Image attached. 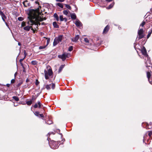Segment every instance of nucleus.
Returning <instances> with one entry per match:
<instances>
[{
	"label": "nucleus",
	"mask_w": 152,
	"mask_h": 152,
	"mask_svg": "<svg viewBox=\"0 0 152 152\" xmlns=\"http://www.w3.org/2000/svg\"><path fill=\"white\" fill-rule=\"evenodd\" d=\"M150 32H151V33H152V28L151 29V31Z\"/></svg>",
	"instance_id": "nucleus-63"
},
{
	"label": "nucleus",
	"mask_w": 152,
	"mask_h": 152,
	"mask_svg": "<svg viewBox=\"0 0 152 152\" xmlns=\"http://www.w3.org/2000/svg\"><path fill=\"white\" fill-rule=\"evenodd\" d=\"M4 13L1 11L0 12V15L1 16L2 15H4Z\"/></svg>",
	"instance_id": "nucleus-53"
},
{
	"label": "nucleus",
	"mask_w": 152,
	"mask_h": 152,
	"mask_svg": "<svg viewBox=\"0 0 152 152\" xmlns=\"http://www.w3.org/2000/svg\"><path fill=\"white\" fill-rule=\"evenodd\" d=\"M38 107V105L37 104H35L34 106V108H36Z\"/></svg>",
	"instance_id": "nucleus-51"
},
{
	"label": "nucleus",
	"mask_w": 152,
	"mask_h": 152,
	"mask_svg": "<svg viewBox=\"0 0 152 152\" xmlns=\"http://www.w3.org/2000/svg\"><path fill=\"white\" fill-rule=\"evenodd\" d=\"M70 17L72 19H76V15L75 13H70Z\"/></svg>",
	"instance_id": "nucleus-11"
},
{
	"label": "nucleus",
	"mask_w": 152,
	"mask_h": 152,
	"mask_svg": "<svg viewBox=\"0 0 152 152\" xmlns=\"http://www.w3.org/2000/svg\"><path fill=\"white\" fill-rule=\"evenodd\" d=\"M29 81V80L28 79H27L26 80V83L28 82Z\"/></svg>",
	"instance_id": "nucleus-55"
},
{
	"label": "nucleus",
	"mask_w": 152,
	"mask_h": 152,
	"mask_svg": "<svg viewBox=\"0 0 152 152\" xmlns=\"http://www.w3.org/2000/svg\"><path fill=\"white\" fill-rule=\"evenodd\" d=\"M148 135L151 136L152 135V131H150L148 133Z\"/></svg>",
	"instance_id": "nucleus-46"
},
{
	"label": "nucleus",
	"mask_w": 152,
	"mask_h": 152,
	"mask_svg": "<svg viewBox=\"0 0 152 152\" xmlns=\"http://www.w3.org/2000/svg\"><path fill=\"white\" fill-rule=\"evenodd\" d=\"M34 114L35 115L38 116L39 115V112H35L34 113Z\"/></svg>",
	"instance_id": "nucleus-36"
},
{
	"label": "nucleus",
	"mask_w": 152,
	"mask_h": 152,
	"mask_svg": "<svg viewBox=\"0 0 152 152\" xmlns=\"http://www.w3.org/2000/svg\"><path fill=\"white\" fill-rule=\"evenodd\" d=\"M39 83V82L37 80H36L35 84L36 86H37Z\"/></svg>",
	"instance_id": "nucleus-40"
},
{
	"label": "nucleus",
	"mask_w": 152,
	"mask_h": 152,
	"mask_svg": "<svg viewBox=\"0 0 152 152\" xmlns=\"http://www.w3.org/2000/svg\"><path fill=\"white\" fill-rule=\"evenodd\" d=\"M26 25V23L24 21H23L22 23L21 24V27H23L25 26Z\"/></svg>",
	"instance_id": "nucleus-33"
},
{
	"label": "nucleus",
	"mask_w": 152,
	"mask_h": 152,
	"mask_svg": "<svg viewBox=\"0 0 152 152\" xmlns=\"http://www.w3.org/2000/svg\"><path fill=\"white\" fill-rule=\"evenodd\" d=\"M15 82V79H12L11 80V82L12 83H13Z\"/></svg>",
	"instance_id": "nucleus-49"
},
{
	"label": "nucleus",
	"mask_w": 152,
	"mask_h": 152,
	"mask_svg": "<svg viewBox=\"0 0 152 152\" xmlns=\"http://www.w3.org/2000/svg\"><path fill=\"white\" fill-rule=\"evenodd\" d=\"M23 83V82L21 81L19 83H18V84L17 85V86L18 87H19Z\"/></svg>",
	"instance_id": "nucleus-43"
},
{
	"label": "nucleus",
	"mask_w": 152,
	"mask_h": 152,
	"mask_svg": "<svg viewBox=\"0 0 152 152\" xmlns=\"http://www.w3.org/2000/svg\"><path fill=\"white\" fill-rule=\"evenodd\" d=\"M149 125H150L151 126V127L152 125V122H150L149 124Z\"/></svg>",
	"instance_id": "nucleus-58"
},
{
	"label": "nucleus",
	"mask_w": 152,
	"mask_h": 152,
	"mask_svg": "<svg viewBox=\"0 0 152 152\" xmlns=\"http://www.w3.org/2000/svg\"><path fill=\"white\" fill-rule=\"evenodd\" d=\"M58 132H60V130H59V129H58Z\"/></svg>",
	"instance_id": "nucleus-64"
},
{
	"label": "nucleus",
	"mask_w": 152,
	"mask_h": 152,
	"mask_svg": "<svg viewBox=\"0 0 152 152\" xmlns=\"http://www.w3.org/2000/svg\"><path fill=\"white\" fill-rule=\"evenodd\" d=\"M58 57L59 58H61L63 61H64L65 59H66L65 55L64 54V53L62 55H58Z\"/></svg>",
	"instance_id": "nucleus-12"
},
{
	"label": "nucleus",
	"mask_w": 152,
	"mask_h": 152,
	"mask_svg": "<svg viewBox=\"0 0 152 152\" xmlns=\"http://www.w3.org/2000/svg\"><path fill=\"white\" fill-rule=\"evenodd\" d=\"M12 98L16 101H19V98L17 96H14Z\"/></svg>",
	"instance_id": "nucleus-24"
},
{
	"label": "nucleus",
	"mask_w": 152,
	"mask_h": 152,
	"mask_svg": "<svg viewBox=\"0 0 152 152\" xmlns=\"http://www.w3.org/2000/svg\"><path fill=\"white\" fill-rule=\"evenodd\" d=\"M114 4V3H113L111 4L109 6L107 7V9H109L113 7Z\"/></svg>",
	"instance_id": "nucleus-21"
},
{
	"label": "nucleus",
	"mask_w": 152,
	"mask_h": 152,
	"mask_svg": "<svg viewBox=\"0 0 152 152\" xmlns=\"http://www.w3.org/2000/svg\"><path fill=\"white\" fill-rule=\"evenodd\" d=\"M35 3L37 4H38V5L39 4V3L38 1H35Z\"/></svg>",
	"instance_id": "nucleus-54"
},
{
	"label": "nucleus",
	"mask_w": 152,
	"mask_h": 152,
	"mask_svg": "<svg viewBox=\"0 0 152 152\" xmlns=\"http://www.w3.org/2000/svg\"><path fill=\"white\" fill-rule=\"evenodd\" d=\"M110 26L108 25H107L104 28L103 32V34H106L108 32Z\"/></svg>",
	"instance_id": "nucleus-8"
},
{
	"label": "nucleus",
	"mask_w": 152,
	"mask_h": 152,
	"mask_svg": "<svg viewBox=\"0 0 152 152\" xmlns=\"http://www.w3.org/2000/svg\"><path fill=\"white\" fill-rule=\"evenodd\" d=\"M39 116L41 117H44V116L42 114H39Z\"/></svg>",
	"instance_id": "nucleus-52"
},
{
	"label": "nucleus",
	"mask_w": 152,
	"mask_h": 152,
	"mask_svg": "<svg viewBox=\"0 0 152 152\" xmlns=\"http://www.w3.org/2000/svg\"><path fill=\"white\" fill-rule=\"evenodd\" d=\"M1 16L3 20V21H4L6 23L5 21V20L4 19V18H6V17L5 16V15L4 14V15H2Z\"/></svg>",
	"instance_id": "nucleus-27"
},
{
	"label": "nucleus",
	"mask_w": 152,
	"mask_h": 152,
	"mask_svg": "<svg viewBox=\"0 0 152 152\" xmlns=\"http://www.w3.org/2000/svg\"><path fill=\"white\" fill-rule=\"evenodd\" d=\"M49 143L50 147L53 149L57 148L58 147L59 145L58 142H56L53 140H51L50 142H49Z\"/></svg>",
	"instance_id": "nucleus-3"
},
{
	"label": "nucleus",
	"mask_w": 152,
	"mask_h": 152,
	"mask_svg": "<svg viewBox=\"0 0 152 152\" xmlns=\"http://www.w3.org/2000/svg\"><path fill=\"white\" fill-rule=\"evenodd\" d=\"M39 8L41 6H39L37 9L34 10L33 9H28L26 10V12L28 16L29 21L28 23L29 26H27L23 28V29L25 31H29L31 29L32 26L35 25V27L34 28L35 29L38 28V25H40V21H42L46 20L45 17L43 18L42 11L39 10Z\"/></svg>",
	"instance_id": "nucleus-1"
},
{
	"label": "nucleus",
	"mask_w": 152,
	"mask_h": 152,
	"mask_svg": "<svg viewBox=\"0 0 152 152\" xmlns=\"http://www.w3.org/2000/svg\"><path fill=\"white\" fill-rule=\"evenodd\" d=\"M65 0H56V1L57 2H63Z\"/></svg>",
	"instance_id": "nucleus-47"
},
{
	"label": "nucleus",
	"mask_w": 152,
	"mask_h": 152,
	"mask_svg": "<svg viewBox=\"0 0 152 152\" xmlns=\"http://www.w3.org/2000/svg\"><path fill=\"white\" fill-rule=\"evenodd\" d=\"M59 42L56 38L54 39L53 43V46H55L58 44Z\"/></svg>",
	"instance_id": "nucleus-13"
},
{
	"label": "nucleus",
	"mask_w": 152,
	"mask_h": 152,
	"mask_svg": "<svg viewBox=\"0 0 152 152\" xmlns=\"http://www.w3.org/2000/svg\"><path fill=\"white\" fill-rule=\"evenodd\" d=\"M53 25L54 26V27L56 28H59V26L57 24V23L56 22L54 21L53 22Z\"/></svg>",
	"instance_id": "nucleus-16"
},
{
	"label": "nucleus",
	"mask_w": 152,
	"mask_h": 152,
	"mask_svg": "<svg viewBox=\"0 0 152 152\" xmlns=\"http://www.w3.org/2000/svg\"><path fill=\"white\" fill-rule=\"evenodd\" d=\"M34 27H33L32 26V27H31V29L33 31V32L34 33L35 32V30H34V29H35L34 28Z\"/></svg>",
	"instance_id": "nucleus-41"
},
{
	"label": "nucleus",
	"mask_w": 152,
	"mask_h": 152,
	"mask_svg": "<svg viewBox=\"0 0 152 152\" xmlns=\"http://www.w3.org/2000/svg\"><path fill=\"white\" fill-rule=\"evenodd\" d=\"M147 76L148 80H149L151 77V74L149 72H147Z\"/></svg>",
	"instance_id": "nucleus-22"
},
{
	"label": "nucleus",
	"mask_w": 152,
	"mask_h": 152,
	"mask_svg": "<svg viewBox=\"0 0 152 152\" xmlns=\"http://www.w3.org/2000/svg\"><path fill=\"white\" fill-rule=\"evenodd\" d=\"M10 84H7V87H9L10 86Z\"/></svg>",
	"instance_id": "nucleus-59"
},
{
	"label": "nucleus",
	"mask_w": 152,
	"mask_h": 152,
	"mask_svg": "<svg viewBox=\"0 0 152 152\" xmlns=\"http://www.w3.org/2000/svg\"><path fill=\"white\" fill-rule=\"evenodd\" d=\"M49 82H52V81L51 79H49Z\"/></svg>",
	"instance_id": "nucleus-60"
},
{
	"label": "nucleus",
	"mask_w": 152,
	"mask_h": 152,
	"mask_svg": "<svg viewBox=\"0 0 152 152\" xmlns=\"http://www.w3.org/2000/svg\"><path fill=\"white\" fill-rule=\"evenodd\" d=\"M53 17L56 19V20L57 21L59 20V17L56 13H55L54 14Z\"/></svg>",
	"instance_id": "nucleus-17"
},
{
	"label": "nucleus",
	"mask_w": 152,
	"mask_h": 152,
	"mask_svg": "<svg viewBox=\"0 0 152 152\" xmlns=\"http://www.w3.org/2000/svg\"><path fill=\"white\" fill-rule=\"evenodd\" d=\"M32 103V102L31 100H30L26 102V104L28 105H31Z\"/></svg>",
	"instance_id": "nucleus-26"
},
{
	"label": "nucleus",
	"mask_w": 152,
	"mask_h": 152,
	"mask_svg": "<svg viewBox=\"0 0 152 152\" xmlns=\"http://www.w3.org/2000/svg\"><path fill=\"white\" fill-rule=\"evenodd\" d=\"M57 5L61 8H63L64 7L62 3H58L57 4Z\"/></svg>",
	"instance_id": "nucleus-19"
},
{
	"label": "nucleus",
	"mask_w": 152,
	"mask_h": 152,
	"mask_svg": "<svg viewBox=\"0 0 152 152\" xmlns=\"http://www.w3.org/2000/svg\"><path fill=\"white\" fill-rule=\"evenodd\" d=\"M64 66V65H62L60 67L58 71V73H60L61 71Z\"/></svg>",
	"instance_id": "nucleus-18"
},
{
	"label": "nucleus",
	"mask_w": 152,
	"mask_h": 152,
	"mask_svg": "<svg viewBox=\"0 0 152 152\" xmlns=\"http://www.w3.org/2000/svg\"><path fill=\"white\" fill-rule=\"evenodd\" d=\"M31 63L33 65H35L37 64V62L36 61H32Z\"/></svg>",
	"instance_id": "nucleus-31"
},
{
	"label": "nucleus",
	"mask_w": 152,
	"mask_h": 152,
	"mask_svg": "<svg viewBox=\"0 0 152 152\" xmlns=\"http://www.w3.org/2000/svg\"><path fill=\"white\" fill-rule=\"evenodd\" d=\"M141 52L142 54L144 55L145 57L148 56L147 53V51L145 48L143 46L141 48Z\"/></svg>",
	"instance_id": "nucleus-7"
},
{
	"label": "nucleus",
	"mask_w": 152,
	"mask_h": 152,
	"mask_svg": "<svg viewBox=\"0 0 152 152\" xmlns=\"http://www.w3.org/2000/svg\"><path fill=\"white\" fill-rule=\"evenodd\" d=\"M143 31V30L142 28H140L138 30V38L139 39L142 38L144 37Z\"/></svg>",
	"instance_id": "nucleus-4"
},
{
	"label": "nucleus",
	"mask_w": 152,
	"mask_h": 152,
	"mask_svg": "<svg viewBox=\"0 0 152 152\" xmlns=\"http://www.w3.org/2000/svg\"><path fill=\"white\" fill-rule=\"evenodd\" d=\"M73 47L72 46L69 47L68 48V50L69 51H71L73 50Z\"/></svg>",
	"instance_id": "nucleus-32"
},
{
	"label": "nucleus",
	"mask_w": 152,
	"mask_h": 152,
	"mask_svg": "<svg viewBox=\"0 0 152 152\" xmlns=\"http://www.w3.org/2000/svg\"><path fill=\"white\" fill-rule=\"evenodd\" d=\"M84 41L87 44H88L89 43V41L88 39L87 38H84Z\"/></svg>",
	"instance_id": "nucleus-29"
},
{
	"label": "nucleus",
	"mask_w": 152,
	"mask_h": 152,
	"mask_svg": "<svg viewBox=\"0 0 152 152\" xmlns=\"http://www.w3.org/2000/svg\"><path fill=\"white\" fill-rule=\"evenodd\" d=\"M145 24V21H143L142 23L140 24V26H141L142 27H143V26Z\"/></svg>",
	"instance_id": "nucleus-39"
},
{
	"label": "nucleus",
	"mask_w": 152,
	"mask_h": 152,
	"mask_svg": "<svg viewBox=\"0 0 152 152\" xmlns=\"http://www.w3.org/2000/svg\"><path fill=\"white\" fill-rule=\"evenodd\" d=\"M79 36L78 35H76L74 38H72L71 39L72 41L73 42H76L79 39Z\"/></svg>",
	"instance_id": "nucleus-9"
},
{
	"label": "nucleus",
	"mask_w": 152,
	"mask_h": 152,
	"mask_svg": "<svg viewBox=\"0 0 152 152\" xmlns=\"http://www.w3.org/2000/svg\"><path fill=\"white\" fill-rule=\"evenodd\" d=\"M64 53V54L65 55L66 58H68L69 57L68 56L69 55V53Z\"/></svg>",
	"instance_id": "nucleus-42"
},
{
	"label": "nucleus",
	"mask_w": 152,
	"mask_h": 152,
	"mask_svg": "<svg viewBox=\"0 0 152 152\" xmlns=\"http://www.w3.org/2000/svg\"><path fill=\"white\" fill-rule=\"evenodd\" d=\"M145 60L146 59L147 60V61L145 62V64L146 67H150V65H151V61L150 60V58L148 57V56L145 57Z\"/></svg>",
	"instance_id": "nucleus-5"
},
{
	"label": "nucleus",
	"mask_w": 152,
	"mask_h": 152,
	"mask_svg": "<svg viewBox=\"0 0 152 152\" xmlns=\"http://www.w3.org/2000/svg\"><path fill=\"white\" fill-rule=\"evenodd\" d=\"M51 84H52V88L53 89H54L55 87V85L54 83H52Z\"/></svg>",
	"instance_id": "nucleus-35"
},
{
	"label": "nucleus",
	"mask_w": 152,
	"mask_h": 152,
	"mask_svg": "<svg viewBox=\"0 0 152 152\" xmlns=\"http://www.w3.org/2000/svg\"><path fill=\"white\" fill-rule=\"evenodd\" d=\"M24 58H25V57L27 55V54H26V51L25 50H24Z\"/></svg>",
	"instance_id": "nucleus-48"
},
{
	"label": "nucleus",
	"mask_w": 152,
	"mask_h": 152,
	"mask_svg": "<svg viewBox=\"0 0 152 152\" xmlns=\"http://www.w3.org/2000/svg\"><path fill=\"white\" fill-rule=\"evenodd\" d=\"M25 58H24V57L23 58H22V59H20L19 60V61H20V64H21V65L24 68V66H23V63H22V61L24 60V59Z\"/></svg>",
	"instance_id": "nucleus-23"
},
{
	"label": "nucleus",
	"mask_w": 152,
	"mask_h": 152,
	"mask_svg": "<svg viewBox=\"0 0 152 152\" xmlns=\"http://www.w3.org/2000/svg\"><path fill=\"white\" fill-rule=\"evenodd\" d=\"M51 84L50 85H46V86L45 88L47 90H49L50 89V86L51 85Z\"/></svg>",
	"instance_id": "nucleus-28"
},
{
	"label": "nucleus",
	"mask_w": 152,
	"mask_h": 152,
	"mask_svg": "<svg viewBox=\"0 0 152 152\" xmlns=\"http://www.w3.org/2000/svg\"><path fill=\"white\" fill-rule=\"evenodd\" d=\"M64 15L68 16H69V13H70V11L68 10H64L63 12Z\"/></svg>",
	"instance_id": "nucleus-10"
},
{
	"label": "nucleus",
	"mask_w": 152,
	"mask_h": 152,
	"mask_svg": "<svg viewBox=\"0 0 152 152\" xmlns=\"http://www.w3.org/2000/svg\"><path fill=\"white\" fill-rule=\"evenodd\" d=\"M76 26L77 27H81L82 26V24L80 21L78 19H76V21L74 23Z\"/></svg>",
	"instance_id": "nucleus-6"
},
{
	"label": "nucleus",
	"mask_w": 152,
	"mask_h": 152,
	"mask_svg": "<svg viewBox=\"0 0 152 152\" xmlns=\"http://www.w3.org/2000/svg\"><path fill=\"white\" fill-rule=\"evenodd\" d=\"M106 1L108 2H110L112 1V0H105Z\"/></svg>",
	"instance_id": "nucleus-57"
},
{
	"label": "nucleus",
	"mask_w": 152,
	"mask_h": 152,
	"mask_svg": "<svg viewBox=\"0 0 152 152\" xmlns=\"http://www.w3.org/2000/svg\"><path fill=\"white\" fill-rule=\"evenodd\" d=\"M146 125L145 127L146 129H150V128L149 127V125L147 123L145 124Z\"/></svg>",
	"instance_id": "nucleus-38"
},
{
	"label": "nucleus",
	"mask_w": 152,
	"mask_h": 152,
	"mask_svg": "<svg viewBox=\"0 0 152 152\" xmlns=\"http://www.w3.org/2000/svg\"><path fill=\"white\" fill-rule=\"evenodd\" d=\"M151 34V32H150V31H149L148 32V33L147 36V38H148L150 36Z\"/></svg>",
	"instance_id": "nucleus-37"
},
{
	"label": "nucleus",
	"mask_w": 152,
	"mask_h": 152,
	"mask_svg": "<svg viewBox=\"0 0 152 152\" xmlns=\"http://www.w3.org/2000/svg\"><path fill=\"white\" fill-rule=\"evenodd\" d=\"M38 106H39V108H40L41 107V103L40 102V101H38Z\"/></svg>",
	"instance_id": "nucleus-45"
},
{
	"label": "nucleus",
	"mask_w": 152,
	"mask_h": 152,
	"mask_svg": "<svg viewBox=\"0 0 152 152\" xmlns=\"http://www.w3.org/2000/svg\"><path fill=\"white\" fill-rule=\"evenodd\" d=\"M45 123L47 124L50 125L52 124V121L51 120H49L45 121Z\"/></svg>",
	"instance_id": "nucleus-20"
},
{
	"label": "nucleus",
	"mask_w": 152,
	"mask_h": 152,
	"mask_svg": "<svg viewBox=\"0 0 152 152\" xmlns=\"http://www.w3.org/2000/svg\"><path fill=\"white\" fill-rule=\"evenodd\" d=\"M18 19L20 21H22L23 20V18L22 17H19L18 18Z\"/></svg>",
	"instance_id": "nucleus-34"
},
{
	"label": "nucleus",
	"mask_w": 152,
	"mask_h": 152,
	"mask_svg": "<svg viewBox=\"0 0 152 152\" xmlns=\"http://www.w3.org/2000/svg\"><path fill=\"white\" fill-rule=\"evenodd\" d=\"M18 45H21V44H20V43H18Z\"/></svg>",
	"instance_id": "nucleus-61"
},
{
	"label": "nucleus",
	"mask_w": 152,
	"mask_h": 152,
	"mask_svg": "<svg viewBox=\"0 0 152 152\" xmlns=\"http://www.w3.org/2000/svg\"><path fill=\"white\" fill-rule=\"evenodd\" d=\"M47 46H40L39 47V50H41L42 49H44Z\"/></svg>",
	"instance_id": "nucleus-30"
},
{
	"label": "nucleus",
	"mask_w": 152,
	"mask_h": 152,
	"mask_svg": "<svg viewBox=\"0 0 152 152\" xmlns=\"http://www.w3.org/2000/svg\"><path fill=\"white\" fill-rule=\"evenodd\" d=\"M49 139L50 140V139L48 137V138H47V140L48 141H49Z\"/></svg>",
	"instance_id": "nucleus-62"
},
{
	"label": "nucleus",
	"mask_w": 152,
	"mask_h": 152,
	"mask_svg": "<svg viewBox=\"0 0 152 152\" xmlns=\"http://www.w3.org/2000/svg\"><path fill=\"white\" fill-rule=\"evenodd\" d=\"M17 75V72H16L15 73V74H14V76H15V77H16V75Z\"/></svg>",
	"instance_id": "nucleus-56"
},
{
	"label": "nucleus",
	"mask_w": 152,
	"mask_h": 152,
	"mask_svg": "<svg viewBox=\"0 0 152 152\" xmlns=\"http://www.w3.org/2000/svg\"><path fill=\"white\" fill-rule=\"evenodd\" d=\"M65 5L66 7L69 10H71L72 8L70 5H69L67 4H65Z\"/></svg>",
	"instance_id": "nucleus-25"
},
{
	"label": "nucleus",
	"mask_w": 152,
	"mask_h": 152,
	"mask_svg": "<svg viewBox=\"0 0 152 152\" xmlns=\"http://www.w3.org/2000/svg\"><path fill=\"white\" fill-rule=\"evenodd\" d=\"M57 39L59 41V42H61V41L62 39H63V36L62 35H60L58 37H56Z\"/></svg>",
	"instance_id": "nucleus-15"
},
{
	"label": "nucleus",
	"mask_w": 152,
	"mask_h": 152,
	"mask_svg": "<svg viewBox=\"0 0 152 152\" xmlns=\"http://www.w3.org/2000/svg\"><path fill=\"white\" fill-rule=\"evenodd\" d=\"M59 18L60 20L61 21H64L65 22H66L67 20V19L66 18H63V16L61 15L59 16Z\"/></svg>",
	"instance_id": "nucleus-14"
},
{
	"label": "nucleus",
	"mask_w": 152,
	"mask_h": 152,
	"mask_svg": "<svg viewBox=\"0 0 152 152\" xmlns=\"http://www.w3.org/2000/svg\"><path fill=\"white\" fill-rule=\"evenodd\" d=\"M47 44L46 45V46H47L49 44V43L50 41V38H48V39L47 38Z\"/></svg>",
	"instance_id": "nucleus-44"
},
{
	"label": "nucleus",
	"mask_w": 152,
	"mask_h": 152,
	"mask_svg": "<svg viewBox=\"0 0 152 152\" xmlns=\"http://www.w3.org/2000/svg\"><path fill=\"white\" fill-rule=\"evenodd\" d=\"M47 71L46 70H44L45 78L46 80L49 79V78H52L53 76V72L51 67L50 66L47 67Z\"/></svg>",
	"instance_id": "nucleus-2"
},
{
	"label": "nucleus",
	"mask_w": 152,
	"mask_h": 152,
	"mask_svg": "<svg viewBox=\"0 0 152 152\" xmlns=\"http://www.w3.org/2000/svg\"><path fill=\"white\" fill-rule=\"evenodd\" d=\"M55 134L53 132H49L48 134L47 135V136L48 135H50V134Z\"/></svg>",
	"instance_id": "nucleus-50"
}]
</instances>
